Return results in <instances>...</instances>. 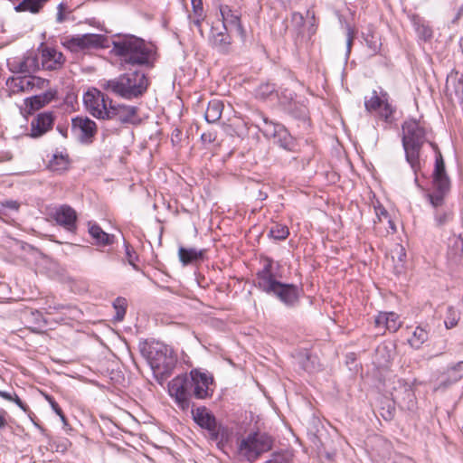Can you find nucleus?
<instances>
[{
  "instance_id": "obj_58",
  "label": "nucleus",
  "mask_w": 463,
  "mask_h": 463,
  "mask_svg": "<svg viewBox=\"0 0 463 463\" xmlns=\"http://www.w3.org/2000/svg\"><path fill=\"white\" fill-rule=\"evenodd\" d=\"M445 325H446V327L447 328H452L453 326H455L457 325V321L455 319H452L451 321L449 322H445Z\"/></svg>"
},
{
  "instance_id": "obj_29",
  "label": "nucleus",
  "mask_w": 463,
  "mask_h": 463,
  "mask_svg": "<svg viewBox=\"0 0 463 463\" xmlns=\"http://www.w3.org/2000/svg\"><path fill=\"white\" fill-rule=\"evenodd\" d=\"M269 238L276 241H284L289 235V229L287 225L279 222H273L268 233Z\"/></svg>"
},
{
  "instance_id": "obj_15",
  "label": "nucleus",
  "mask_w": 463,
  "mask_h": 463,
  "mask_svg": "<svg viewBox=\"0 0 463 463\" xmlns=\"http://www.w3.org/2000/svg\"><path fill=\"white\" fill-rule=\"evenodd\" d=\"M189 380L193 381L191 384L192 396L197 399H205L210 396L209 386L213 382L212 376L198 370H193L190 373Z\"/></svg>"
},
{
  "instance_id": "obj_6",
  "label": "nucleus",
  "mask_w": 463,
  "mask_h": 463,
  "mask_svg": "<svg viewBox=\"0 0 463 463\" xmlns=\"http://www.w3.org/2000/svg\"><path fill=\"white\" fill-rule=\"evenodd\" d=\"M194 420L203 429L208 431L209 439L223 449L229 440V430L218 424L213 414L205 407H198L192 410Z\"/></svg>"
},
{
  "instance_id": "obj_43",
  "label": "nucleus",
  "mask_w": 463,
  "mask_h": 463,
  "mask_svg": "<svg viewBox=\"0 0 463 463\" xmlns=\"http://www.w3.org/2000/svg\"><path fill=\"white\" fill-rule=\"evenodd\" d=\"M417 33L419 36L425 41L430 40L432 37V30L425 24H419L417 27Z\"/></svg>"
},
{
  "instance_id": "obj_37",
  "label": "nucleus",
  "mask_w": 463,
  "mask_h": 463,
  "mask_svg": "<svg viewBox=\"0 0 463 463\" xmlns=\"http://www.w3.org/2000/svg\"><path fill=\"white\" fill-rule=\"evenodd\" d=\"M299 363L302 368L308 373H313L319 369V365L315 363V358L308 354L302 356Z\"/></svg>"
},
{
  "instance_id": "obj_40",
  "label": "nucleus",
  "mask_w": 463,
  "mask_h": 463,
  "mask_svg": "<svg viewBox=\"0 0 463 463\" xmlns=\"http://www.w3.org/2000/svg\"><path fill=\"white\" fill-rule=\"evenodd\" d=\"M377 111L380 117L383 118L385 121H390L393 113L392 108L386 100H384V102Z\"/></svg>"
},
{
  "instance_id": "obj_32",
  "label": "nucleus",
  "mask_w": 463,
  "mask_h": 463,
  "mask_svg": "<svg viewBox=\"0 0 463 463\" xmlns=\"http://www.w3.org/2000/svg\"><path fill=\"white\" fill-rule=\"evenodd\" d=\"M128 302L127 299L121 297L117 298L113 302V307L116 311L114 321H122L127 309Z\"/></svg>"
},
{
  "instance_id": "obj_23",
  "label": "nucleus",
  "mask_w": 463,
  "mask_h": 463,
  "mask_svg": "<svg viewBox=\"0 0 463 463\" xmlns=\"http://www.w3.org/2000/svg\"><path fill=\"white\" fill-rule=\"evenodd\" d=\"M223 108L224 105L222 100L216 99L210 100L204 113L205 120L208 123L217 122L222 117Z\"/></svg>"
},
{
  "instance_id": "obj_20",
  "label": "nucleus",
  "mask_w": 463,
  "mask_h": 463,
  "mask_svg": "<svg viewBox=\"0 0 463 463\" xmlns=\"http://www.w3.org/2000/svg\"><path fill=\"white\" fill-rule=\"evenodd\" d=\"M376 326H383L391 332H396L402 326L399 316L394 312H381L375 318Z\"/></svg>"
},
{
  "instance_id": "obj_14",
  "label": "nucleus",
  "mask_w": 463,
  "mask_h": 463,
  "mask_svg": "<svg viewBox=\"0 0 463 463\" xmlns=\"http://www.w3.org/2000/svg\"><path fill=\"white\" fill-rule=\"evenodd\" d=\"M41 52V65L43 70L58 71L62 68L65 57L62 52L53 47L42 43L38 48Z\"/></svg>"
},
{
  "instance_id": "obj_57",
  "label": "nucleus",
  "mask_w": 463,
  "mask_h": 463,
  "mask_svg": "<svg viewBox=\"0 0 463 463\" xmlns=\"http://www.w3.org/2000/svg\"><path fill=\"white\" fill-rule=\"evenodd\" d=\"M203 19V14H202V16H194V24L199 27L201 25V22Z\"/></svg>"
},
{
  "instance_id": "obj_5",
  "label": "nucleus",
  "mask_w": 463,
  "mask_h": 463,
  "mask_svg": "<svg viewBox=\"0 0 463 463\" xmlns=\"http://www.w3.org/2000/svg\"><path fill=\"white\" fill-rule=\"evenodd\" d=\"M433 149L436 151L435 167L433 171L432 185L434 192L429 193L427 197L430 200V204L436 209L441 207L444 203V198L449 191L450 182L446 173L445 163L440 151L438 146L430 143Z\"/></svg>"
},
{
  "instance_id": "obj_31",
  "label": "nucleus",
  "mask_w": 463,
  "mask_h": 463,
  "mask_svg": "<svg viewBox=\"0 0 463 463\" xmlns=\"http://www.w3.org/2000/svg\"><path fill=\"white\" fill-rule=\"evenodd\" d=\"M429 338V334L425 328L417 326L409 339L410 345L414 348H420Z\"/></svg>"
},
{
  "instance_id": "obj_64",
  "label": "nucleus",
  "mask_w": 463,
  "mask_h": 463,
  "mask_svg": "<svg viewBox=\"0 0 463 463\" xmlns=\"http://www.w3.org/2000/svg\"><path fill=\"white\" fill-rule=\"evenodd\" d=\"M391 258H392V260H395V257L393 255Z\"/></svg>"
},
{
  "instance_id": "obj_59",
  "label": "nucleus",
  "mask_w": 463,
  "mask_h": 463,
  "mask_svg": "<svg viewBox=\"0 0 463 463\" xmlns=\"http://www.w3.org/2000/svg\"><path fill=\"white\" fill-rule=\"evenodd\" d=\"M377 215L378 217H380L381 215L387 216L388 213L385 209H381L379 212H377Z\"/></svg>"
},
{
  "instance_id": "obj_28",
  "label": "nucleus",
  "mask_w": 463,
  "mask_h": 463,
  "mask_svg": "<svg viewBox=\"0 0 463 463\" xmlns=\"http://www.w3.org/2000/svg\"><path fill=\"white\" fill-rule=\"evenodd\" d=\"M227 32H219L213 36V45L222 53H227L231 45V37Z\"/></svg>"
},
{
  "instance_id": "obj_18",
  "label": "nucleus",
  "mask_w": 463,
  "mask_h": 463,
  "mask_svg": "<svg viewBox=\"0 0 463 463\" xmlns=\"http://www.w3.org/2000/svg\"><path fill=\"white\" fill-rule=\"evenodd\" d=\"M53 219L59 225L63 226L69 232L76 230L77 213L69 205H61L57 208L53 213Z\"/></svg>"
},
{
  "instance_id": "obj_17",
  "label": "nucleus",
  "mask_w": 463,
  "mask_h": 463,
  "mask_svg": "<svg viewBox=\"0 0 463 463\" xmlns=\"http://www.w3.org/2000/svg\"><path fill=\"white\" fill-rule=\"evenodd\" d=\"M137 109L133 106L114 105L111 101L108 109L105 119L117 120L119 123H132L134 117L137 115Z\"/></svg>"
},
{
  "instance_id": "obj_27",
  "label": "nucleus",
  "mask_w": 463,
  "mask_h": 463,
  "mask_svg": "<svg viewBox=\"0 0 463 463\" xmlns=\"http://www.w3.org/2000/svg\"><path fill=\"white\" fill-rule=\"evenodd\" d=\"M49 0H22L15 7L16 12L37 14Z\"/></svg>"
},
{
  "instance_id": "obj_11",
  "label": "nucleus",
  "mask_w": 463,
  "mask_h": 463,
  "mask_svg": "<svg viewBox=\"0 0 463 463\" xmlns=\"http://www.w3.org/2000/svg\"><path fill=\"white\" fill-rule=\"evenodd\" d=\"M83 99L87 110L93 117L105 119L112 99L98 90L86 92Z\"/></svg>"
},
{
  "instance_id": "obj_8",
  "label": "nucleus",
  "mask_w": 463,
  "mask_h": 463,
  "mask_svg": "<svg viewBox=\"0 0 463 463\" xmlns=\"http://www.w3.org/2000/svg\"><path fill=\"white\" fill-rule=\"evenodd\" d=\"M147 359L154 373L162 377L168 376L176 364L173 350L158 343L150 346Z\"/></svg>"
},
{
  "instance_id": "obj_35",
  "label": "nucleus",
  "mask_w": 463,
  "mask_h": 463,
  "mask_svg": "<svg viewBox=\"0 0 463 463\" xmlns=\"http://www.w3.org/2000/svg\"><path fill=\"white\" fill-rule=\"evenodd\" d=\"M384 99L378 96L377 91L373 90L372 97L369 99H365L364 106L367 111H377L383 105Z\"/></svg>"
},
{
  "instance_id": "obj_3",
  "label": "nucleus",
  "mask_w": 463,
  "mask_h": 463,
  "mask_svg": "<svg viewBox=\"0 0 463 463\" xmlns=\"http://www.w3.org/2000/svg\"><path fill=\"white\" fill-rule=\"evenodd\" d=\"M402 141L406 161L417 175L421 167L420 160L421 147L427 140L425 128L420 121L408 119L402 124Z\"/></svg>"
},
{
  "instance_id": "obj_26",
  "label": "nucleus",
  "mask_w": 463,
  "mask_h": 463,
  "mask_svg": "<svg viewBox=\"0 0 463 463\" xmlns=\"http://www.w3.org/2000/svg\"><path fill=\"white\" fill-rule=\"evenodd\" d=\"M448 379L443 381L438 389L447 387L448 385L453 384L459 381L463 376V362H459L457 364L451 366L447 371Z\"/></svg>"
},
{
  "instance_id": "obj_42",
  "label": "nucleus",
  "mask_w": 463,
  "mask_h": 463,
  "mask_svg": "<svg viewBox=\"0 0 463 463\" xmlns=\"http://www.w3.org/2000/svg\"><path fill=\"white\" fill-rule=\"evenodd\" d=\"M307 19L308 20L309 24L307 27V35L308 38H311V36L314 35L317 31L315 13L308 9L307 11Z\"/></svg>"
},
{
  "instance_id": "obj_30",
  "label": "nucleus",
  "mask_w": 463,
  "mask_h": 463,
  "mask_svg": "<svg viewBox=\"0 0 463 463\" xmlns=\"http://www.w3.org/2000/svg\"><path fill=\"white\" fill-rule=\"evenodd\" d=\"M52 99L51 93H44L43 95H36L26 99V105L33 110H38L46 104H48Z\"/></svg>"
},
{
  "instance_id": "obj_36",
  "label": "nucleus",
  "mask_w": 463,
  "mask_h": 463,
  "mask_svg": "<svg viewBox=\"0 0 463 463\" xmlns=\"http://www.w3.org/2000/svg\"><path fill=\"white\" fill-rule=\"evenodd\" d=\"M71 10L66 3L61 2L57 5V14L55 16V21L57 24H62L68 20Z\"/></svg>"
},
{
  "instance_id": "obj_49",
  "label": "nucleus",
  "mask_w": 463,
  "mask_h": 463,
  "mask_svg": "<svg viewBox=\"0 0 463 463\" xmlns=\"http://www.w3.org/2000/svg\"><path fill=\"white\" fill-rule=\"evenodd\" d=\"M394 251L398 254V260H402V256L405 255L403 247L400 244H395Z\"/></svg>"
},
{
  "instance_id": "obj_47",
  "label": "nucleus",
  "mask_w": 463,
  "mask_h": 463,
  "mask_svg": "<svg viewBox=\"0 0 463 463\" xmlns=\"http://www.w3.org/2000/svg\"><path fill=\"white\" fill-rule=\"evenodd\" d=\"M124 247L126 251V256L128 260H133L134 259H137L136 251L133 249L131 245H129L125 240H124Z\"/></svg>"
},
{
  "instance_id": "obj_9",
  "label": "nucleus",
  "mask_w": 463,
  "mask_h": 463,
  "mask_svg": "<svg viewBox=\"0 0 463 463\" xmlns=\"http://www.w3.org/2000/svg\"><path fill=\"white\" fill-rule=\"evenodd\" d=\"M106 42L107 38L104 35L86 33L68 36L62 41V45L71 52H80L109 47Z\"/></svg>"
},
{
  "instance_id": "obj_4",
  "label": "nucleus",
  "mask_w": 463,
  "mask_h": 463,
  "mask_svg": "<svg viewBox=\"0 0 463 463\" xmlns=\"http://www.w3.org/2000/svg\"><path fill=\"white\" fill-rule=\"evenodd\" d=\"M258 285L267 293L277 296L287 306H293L298 299V288L293 284H283L276 280L272 272V262L258 274Z\"/></svg>"
},
{
  "instance_id": "obj_45",
  "label": "nucleus",
  "mask_w": 463,
  "mask_h": 463,
  "mask_svg": "<svg viewBox=\"0 0 463 463\" xmlns=\"http://www.w3.org/2000/svg\"><path fill=\"white\" fill-rule=\"evenodd\" d=\"M46 399L50 402V405L54 412L61 418L63 422H66L65 415L59 404L51 396H46Z\"/></svg>"
},
{
  "instance_id": "obj_25",
  "label": "nucleus",
  "mask_w": 463,
  "mask_h": 463,
  "mask_svg": "<svg viewBox=\"0 0 463 463\" xmlns=\"http://www.w3.org/2000/svg\"><path fill=\"white\" fill-rule=\"evenodd\" d=\"M17 72L31 73L37 71L39 67V61L37 56L29 55L24 57L22 61L16 63Z\"/></svg>"
},
{
  "instance_id": "obj_60",
  "label": "nucleus",
  "mask_w": 463,
  "mask_h": 463,
  "mask_svg": "<svg viewBox=\"0 0 463 463\" xmlns=\"http://www.w3.org/2000/svg\"><path fill=\"white\" fill-rule=\"evenodd\" d=\"M405 393L408 396V398H411L412 396V392L410 387H405Z\"/></svg>"
},
{
  "instance_id": "obj_63",
  "label": "nucleus",
  "mask_w": 463,
  "mask_h": 463,
  "mask_svg": "<svg viewBox=\"0 0 463 463\" xmlns=\"http://www.w3.org/2000/svg\"><path fill=\"white\" fill-rule=\"evenodd\" d=\"M393 399H394V400L399 399L398 394H395V395H394V397H393Z\"/></svg>"
},
{
  "instance_id": "obj_19",
  "label": "nucleus",
  "mask_w": 463,
  "mask_h": 463,
  "mask_svg": "<svg viewBox=\"0 0 463 463\" xmlns=\"http://www.w3.org/2000/svg\"><path fill=\"white\" fill-rule=\"evenodd\" d=\"M54 117L52 112H43L38 114L31 122L32 137H39L48 132L53 125Z\"/></svg>"
},
{
  "instance_id": "obj_12",
  "label": "nucleus",
  "mask_w": 463,
  "mask_h": 463,
  "mask_svg": "<svg viewBox=\"0 0 463 463\" xmlns=\"http://www.w3.org/2000/svg\"><path fill=\"white\" fill-rule=\"evenodd\" d=\"M97 130L96 123L88 117L78 116L71 119V131L81 143H92Z\"/></svg>"
},
{
  "instance_id": "obj_1",
  "label": "nucleus",
  "mask_w": 463,
  "mask_h": 463,
  "mask_svg": "<svg viewBox=\"0 0 463 463\" xmlns=\"http://www.w3.org/2000/svg\"><path fill=\"white\" fill-rule=\"evenodd\" d=\"M111 53L118 58L119 65L124 69L128 65L152 68L156 60L153 45L132 34L115 36Z\"/></svg>"
},
{
  "instance_id": "obj_54",
  "label": "nucleus",
  "mask_w": 463,
  "mask_h": 463,
  "mask_svg": "<svg viewBox=\"0 0 463 463\" xmlns=\"http://www.w3.org/2000/svg\"><path fill=\"white\" fill-rule=\"evenodd\" d=\"M5 416H6V411H2L0 412V428H5L7 424Z\"/></svg>"
},
{
  "instance_id": "obj_62",
  "label": "nucleus",
  "mask_w": 463,
  "mask_h": 463,
  "mask_svg": "<svg viewBox=\"0 0 463 463\" xmlns=\"http://www.w3.org/2000/svg\"><path fill=\"white\" fill-rule=\"evenodd\" d=\"M372 48H373V52H376V50H377V45H376V44H374Z\"/></svg>"
},
{
  "instance_id": "obj_2",
  "label": "nucleus",
  "mask_w": 463,
  "mask_h": 463,
  "mask_svg": "<svg viewBox=\"0 0 463 463\" xmlns=\"http://www.w3.org/2000/svg\"><path fill=\"white\" fill-rule=\"evenodd\" d=\"M148 79L140 70H130L119 77L100 81V87L127 99L141 97L147 90Z\"/></svg>"
},
{
  "instance_id": "obj_53",
  "label": "nucleus",
  "mask_w": 463,
  "mask_h": 463,
  "mask_svg": "<svg viewBox=\"0 0 463 463\" xmlns=\"http://www.w3.org/2000/svg\"><path fill=\"white\" fill-rule=\"evenodd\" d=\"M353 39H354L353 33H352L351 30L348 29L347 40H346V45H347L348 52H350V49H351V46H352V43H353Z\"/></svg>"
},
{
  "instance_id": "obj_52",
  "label": "nucleus",
  "mask_w": 463,
  "mask_h": 463,
  "mask_svg": "<svg viewBox=\"0 0 463 463\" xmlns=\"http://www.w3.org/2000/svg\"><path fill=\"white\" fill-rule=\"evenodd\" d=\"M307 114V109L304 106H300L298 112L295 114L296 118H305Z\"/></svg>"
},
{
  "instance_id": "obj_51",
  "label": "nucleus",
  "mask_w": 463,
  "mask_h": 463,
  "mask_svg": "<svg viewBox=\"0 0 463 463\" xmlns=\"http://www.w3.org/2000/svg\"><path fill=\"white\" fill-rule=\"evenodd\" d=\"M31 316L35 319L36 323L39 324L41 321L44 322L43 317L38 311H31Z\"/></svg>"
},
{
  "instance_id": "obj_33",
  "label": "nucleus",
  "mask_w": 463,
  "mask_h": 463,
  "mask_svg": "<svg viewBox=\"0 0 463 463\" xmlns=\"http://www.w3.org/2000/svg\"><path fill=\"white\" fill-rule=\"evenodd\" d=\"M290 24H291V26H292L294 32L298 35L303 34V27L305 25V18L301 13H299V12L292 13Z\"/></svg>"
},
{
  "instance_id": "obj_46",
  "label": "nucleus",
  "mask_w": 463,
  "mask_h": 463,
  "mask_svg": "<svg viewBox=\"0 0 463 463\" xmlns=\"http://www.w3.org/2000/svg\"><path fill=\"white\" fill-rule=\"evenodd\" d=\"M192 6L194 16H202L203 9V2L202 0H192Z\"/></svg>"
},
{
  "instance_id": "obj_21",
  "label": "nucleus",
  "mask_w": 463,
  "mask_h": 463,
  "mask_svg": "<svg viewBox=\"0 0 463 463\" xmlns=\"http://www.w3.org/2000/svg\"><path fill=\"white\" fill-rule=\"evenodd\" d=\"M89 233L93 243L98 246H107L114 243L115 236L105 232L98 224L89 223Z\"/></svg>"
},
{
  "instance_id": "obj_44",
  "label": "nucleus",
  "mask_w": 463,
  "mask_h": 463,
  "mask_svg": "<svg viewBox=\"0 0 463 463\" xmlns=\"http://www.w3.org/2000/svg\"><path fill=\"white\" fill-rule=\"evenodd\" d=\"M31 84H32V90H42V89H44L46 86H48L49 81L47 80L40 78V77L32 76Z\"/></svg>"
},
{
  "instance_id": "obj_7",
  "label": "nucleus",
  "mask_w": 463,
  "mask_h": 463,
  "mask_svg": "<svg viewBox=\"0 0 463 463\" xmlns=\"http://www.w3.org/2000/svg\"><path fill=\"white\" fill-rule=\"evenodd\" d=\"M272 447L271 439L262 433H250L237 441V457L252 462Z\"/></svg>"
},
{
  "instance_id": "obj_10",
  "label": "nucleus",
  "mask_w": 463,
  "mask_h": 463,
  "mask_svg": "<svg viewBox=\"0 0 463 463\" xmlns=\"http://www.w3.org/2000/svg\"><path fill=\"white\" fill-rule=\"evenodd\" d=\"M187 375H179L174 378L168 384V392L171 397L175 398V402L182 410H186L190 406V398L192 396L191 384Z\"/></svg>"
},
{
  "instance_id": "obj_61",
  "label": "nucleus",
  "mask_w": 463,
  "mask_h": 463,
  "mask_svg": "<svg viewBox=\"0 0 463 463\" xmlns=\"http://www.w3.org/2000/svg\"><path fill=\"white\" fill-rule=\"evenodd\" d=\"M128 264H129L130 266H132V268H133L134 269H137V265H136V262L130 261V262H128Z\"/></svg>"
},
{
  "instance_id": "obj_56",
  "label": "nucleus",
  "mask_w": 463,
  "mask_h": 463,
  "mask_svg": "<svg viewBox=\"0 0 463 463\" xmlns=\"http://www.w3.org/2000/svg\"><path fill=\"white\" fill-rule=\"evenodd\" d=\"M60 308H63V306H53V307H52V306L50 305V306H48V307H46L45 309L47 310V312H48L49 314H52V309H53V310H58V309H60Z\"/></svg>"
},
{
  "instance_id": "obj_38",
  "label": "nucleus",
  "mask_w": 463,
  "mask_h": 463,
  "mask_svg": "<svg viewBox=\"0 0 463 463\" xmlns=\"http://www.w3.org/2000/svg\"><path fill=\"white\" fill-rule=\"evenodd\" d=\"M275 90L274 85L270 83H263L259 86L256 90L257 97L260 99H266L271 95Z\"/></svg>"
},
{
  "instance_id": "obj_55",
  "label": "nucleus",
  "mask_w": 463,
  "mask_h": 463,
  "mask_svg": "<svg viewBox=\"0 0 463 463\" xmlns=\"http://www.w3.org/2000/svg\"><path fill=\"white\" fill-rule=\"evenodd\" d=\"M13 396H14V394H12L10 392H7L5 391H0V397L5 399L7 401H13Z\"/></svg>"
},
{
  "instance_id": "obj_22",
  "label": "nucleus",
  "mask_w": 463,
  "mask_h": 463,
  "mask_svg": "<svg viewBox=\"0 0 463 463\" xmlns=\"http://www.w3.org/2000/svg\"><path fill=\"white\" fill-rule=\"evenodd\" d=\"M32 75L11 77L6 80V85L10 90L16 94L20 92L32 91Z\"/></svg>"
},
{
  "instance_id": "obj_34",
  "label": "nucleus",
  "mask_w": 463,
  "mask_h": 463,
  "mask_svg": "<svg viewBox=\"0 0 463 463\" xmlns=\"http://www.w3.org/2000/svg\"><path fill=\"white\" fill-rule=\"evenodd\" d=\"M69 161L67 156L54 155L50 161L49 167L52 171H63L68 168Z\"/></svg>"
},
{
  "instance_id": "obj_50",
  "label": "nucleus",
  "mask_w": 463,
  "mask_h": 463,
  "mask_svg": "<svg viewBox=\"0 0 463 463\" xmlns=\"http://www.w3.org/2000/svg\"><path fill=\"white\" fill-rule=\"evenodd\" d=\"M12 402H14L23 411H27V406L21 401V399L15 393H14Z\"/></svg>"
},
{
  "instance_id": "obj_24",
  "label": "nucleus",
  "mask_w": 463,
  "mask_h": 463,
  "mask_svg": "<svg viewBox=\"0 0 463 463\" xmlns=\"http://www.w3.org/2000/svg\"><path fill=\"white\" fill-rule=\"evenodd\" d=\"M207 253L206 250H198L195 248L180 247L178 250L179 260L182 261L209 259L210 256Z\"/></svg>"
},
{
  "instance_id": "obj_39",
  "label": "nucleus",
  "mask_w": 463,
  "mask_h": 463,
  "mask_svg": "<svg viewBox=\"0 0 463 463\" xmlns=\"http://www.w3.org/2000/svg\"><path fill=\"white\" fill-rule=\"evenodd\" d=\"M434 216H435L436 225L440 227L449 222V217L451 216V213L449 212L444 211V210H436L434 213Z\"/></svg>"
},
{
  "instance_id": "obj_41",
  "label": "nucleus",
  "mask_w": 463,
  "mask_h": 463,
  "mask_svg": "<svg viewBox=\"0 0 463 463\" xmlns=\"http://www.w3.org/2000/svg\"><path fill=\"white\" fill-rule=\"evenodd\" d=\"M291 461L289 453H274L266 463H291Z\"/></svg>"
},
{
  "instance_id": "obj_16",
  "label": "nucleus",
  "mask_w": 463,
  "mask_h": 463,
  "mask_svg": "<svg viewBox=\"0 0 463 463\" xmlns=\"http://www.w3.org/2000/svg\"><path fill=\"white\" fill-rule=\"evenodd\" d=\"M220 13L222 15L224 31L234 30L242 39L246 33L241 23V14L238 11H233L229 5H221Z\"/></svg>"
},
{
  "instance_id": "obj_13",
  "label": "nucleus",
  "mask_w": 463,
  "mask_h": 463,
  "mask_svg": "<svg viewBox=\"0 0 463 463\" xmlns=\"http://www.w3.org/2000/svg\"><path fill=\"white\" fill-rule=\"evenodd\" d=\"M266 128L264 134L274 139V143L278 144L280 147L292 151L295 147V141L286 128L280 124L273 123L264 119Z\"/></svg>"
},
{
  "instance_id": "obj_48",
  "label": "nucleus",
  "mask_w": 463,
  "mask_h": 463,
  "mask_svg": "<svg viewBox=\"0 0 463 463\" xmlns=\"http://www.w3.org/2000/svg\"><path fill=\"white\" fill-rule=\"evenodd\" d=\"M2 206L9 208L14 211H18L20 203L17 201L6 200L1 203Z\"/></svg>"
}]
</instances>
